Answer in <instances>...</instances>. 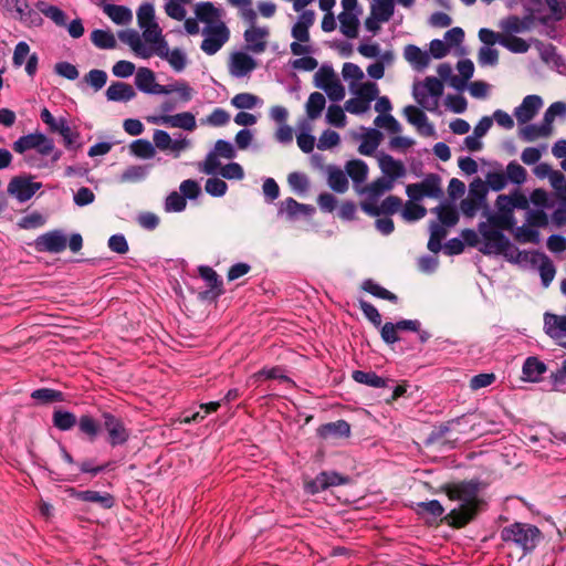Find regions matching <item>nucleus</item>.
<instances>
[{
    "label": "nucleus",
    "mask_w": 566,
    "mask_h": 566,
    "mask_svg": "<svg viewBox=\"0 0 566 566\" xmlns=\"http://www.w3.org/2000/svg\"><path fill=\"white\" fill-rule=\"evenodd\" d=\"M489 189L495 190V172L488 174L486 182L480 178L474 179L470 184L468 197L460 203L464 217L473 218L481 210L486 219L479 223L478 231L464 229L461 232L469 247L476 248L484 254L495 253V211L486 202Z\"/></svg>",
    "instance_id": "f257e3e1"
},
{
    "label": "nucleus",
    "mask_w": 566,
    "mask_h": 566,
    "mask_svg": "<svg viewBox=\"0 0 566 566\" xmlns=\"http://www.w3.org/2000/svg\"><path fill=\"white\" fill-rule=\"evenodd\" d=\"M193 13V18L185 21V31L190 35L201 33V51L207 55H214L229 41L231 34L223 21V11L212 2L202 1L196 3Z\"/></svg>",
    "instance_id": "f03ea898"
},
{
    "label": "nucleus",
    "mask_w": 566,
    "mask_h": 566,
    "mask_svg": "<svg viewBox=\"0 0 566 566\" xmlns=\"http://www.w3.org/2000/svg\"><path fill=\"white\" fill-rule=\"evenodd\" d=\"M480 486L481 484L476 481L454 483L448 486L449 499L459 502V506L452 509L446 517L450 525L462 527L473 518L482 503Z\"/></svg>",
    "instance_id": "7ed1b4c3"
},
{
    "label": "nucleus",
    "mask_w": 566,
    "mask_h": 566,
    "mask_svg": "<svg viewBox=\"0 0 566 566\" xmlns=\"http://www.w3.org/2000/svg\"><path fill=\"white\" fill-rule=\"evenodd\" d=\"M443 94V84L433 76H428L423 82L413 85L412 95L416 102L428 112H436Z\"/></svg>",
    "instance_id": "20e7f679"
},
{
    "label": "nucleus",
    "mask_w": 566,
    "mask_h": 566,
    "mask_svg": "<svg viewBox=\"0 0 566 566\" xmlns=\"http://www.w3.org/2000/svg\"><path fill=\"white\" fill-rule=\"evenodd\" d=\"M501 537L504 542H513L522 547L524 552H531L541 538V531L531 524L514 523L503 528Z\"/></svg>",
    "instance_id": "39448f33"
},
{
    "label": "nucleus",
    "mask_w": 566,
    "mask_h": 566,
    "mask_svg": "<svg viewBox=\"0 0 566 566\" xmlns=\"http://www.w3.org/2000/svg\"><path fill=\"white\" fill-rule=\"evenodd\" d=\"M406 193L413 201H419L424 197L440 198L443 195L441 179L438 175L430 174L422 181L408 185Z\"/></svg>",
    "instance_id": "423d86ee"
},
{
    "label": "nucleus",
    "mask_w": 566,
    "mask_h": 566,
    "mask_svg": "<svg viewBox=\"0 0 566 566\" xmlns=\"http://www.w3.org/2000/svg\"><path fill=\"white\" fill-rule=\"evenodd\" d=\"M12 147L18 154L35 149L40 155L48 156L54 150V142L42 133H33L18 138Z\"/></svg>",
    "instance_id": "0eeeda50"
},
{
    "label": "nucleus",
    "mask_w": 566,
    "mask_h": 566,
    "mask_svg": "<svg viewBox=\"0 0 566 566\" xmlns=\"http://www.w3.org/2000/svg\"><path fill=\"white\" fill-rule=\"evenodd\" d=\"M42 187L41 182L32 181L31 176L13 177L8 184V193L14 197L19 202L30 200L34 193Z\"/></svg>",
    "instance_id": "6e6552de"
},
{
    "label": "nucleus",
    "mask_w": 566,
    "mask_h": 566,
    "mask_svg": "<svg viewBox=\"0 0 566 566\" xmlns=\"http://www.w3.org/2000/svg\"><path fill=\"white\" fill-rule=\"evenodd\" d=\"M103 428L107 432V441L112 447L122 446L127 442L129 431L124 422L109 412L103 413Z\"/></svg>",
    "instance_id": "1a4fd4ad"
},
{
    "label": "nucleus",
    "mask_w": 566,
    "mask_h": 566,
    "mask_svg": "<svg viewBox=\"0 0 566 566\" xmlns=\"http://www.w3.org/2000/svg\"><path fill=\"white\" fill-rule=\"evenodd\" d=\"M349 481L348 476H344L335 471H323L305 484V490L311 494H316L332 486L347 484Z\"/></svg>",
    "instance_id": "9d476101"
},
{
    "label": "nucleus",
    "mask_w": 566,
    "mask_h": 566,
    "mask_svg": "<svg viewBox=\"0 0 566 566\" xmlns=\"http://www.w3.org/2000/svg\"><path fill=\"white\" fill-rule=\"evenodd\" d=\"M67 239L63 231L52 230L39 235L34 241L38 252L60 253L65 250Z\"/></svg>",
    "instance_id": "9b49d317"
},
{
    "label": "nucleus",
    "mask_w": 566,
    "mask_h": 566,
    "mask_svg": "<svg viewBox=\"0 0 566 566\" xmlns=\"http://www.w3.org/2000/svg\"><path fill=\"white\" fill-rule=\"evenodd\" d=\"M269 35L270 30L268 27H260L256 22L248 24V29L243 33L247 51L255 54L264 52Z\"/></svg>",
    "instance_id": "f8f14e48"
},
{
    "label": "nucleus",
    "mask_w": 566,
    "mask_h": 566,
    "mask_svg": "<svg viewBox=\"0 0 566 566\" xmlns=\"http://www.w3.org/2000/svg\"><path fill=\"white\" fill-rule=\"evenodd\" d=\"M291 34L295 41L290 44V49L293 55H306L315 52L311 44L310 29L294 23L291 30Z\"/></svg>",
    "instance_id": "ddd939ff"
},
{
    "label": "nucleus",
    "mask_w": 566,
    "mask_h": 566,
    "mask_svg": "<svg viewBox=\"0 0 566 566\" xmlns=\"http://www.w3.org/2000/svg\"><path fill=\"white\" fill-rule=\"evenodd\" d=\"M256 67V61L247 52L238 51L230 55L229 72L237 78L248 76Z\"/></svg>",
    "instance_id": "4468645a"
},
{
    "label": "nucleus",
    "mask_w": 566,
    "mask_h": 566,
    "mask_svg": "<svg viewBox=\"0 0 566 566\" xmlns=\"http://www.w3.org/2000/svg\"><path fill=\"white\" fill-rule=\"evenodd\" d=\"M402 201L396 196H389L380 205L373 201H363L360 208L364 212L371 217L384 214H394L400 210Z\"/></svg>",
    "instance_id": "2eb2a0df"
},
{
    "label": "nucleus",
    "mask_w": 566,
    "mask_h": 566,
    "mask_svg": "<svg viewBox=\"0 0 566 566\" xmlns=\"http://www.w3.org/2000/svg\"><path fill=\"white\" fill-rule=\"evenodd\" d=\"M403 114L407 120L413 125L417 132L426 137H432L436 135L433 125L429 122L427 115L413 105H408L403 108Z\"/></svg>",
    "instance_id": "dca6fc26"
},
{
    "label": "nucleus",
    "mask_w": 566,
    "mask_h": 566,
    "mask_svg": "<svg viewBox=\"0 0 566 566\" xmlns=\"http://www.w3.org/2000/svg\"><path fill=\"white\" fill-rule=\"evenodd\" d=\"M315 212V208L311 205L300 203L293 198H286L281 201L279 207V216H285L286 219L294 221L301 217H311Z\"/></svg>",
    "instance_id": "f3484780"
},
{
    "label": "nucleus",
    "mask_w": 566,
    "mask_h": 566,
    "mask_svg": "<svg viewBox=\"0 0 566 566\" xmlns=\"http://www.w3.org/2000/svg\"><path fill=\"white\" fill-rule=\"evenodd\" d=\"M136 87L146 94L161 95L164 85L156 82L155 73L148 67H139L135 75Z\"/></svg>",
    "instance_id": "a211bd4d"
},
{
    "label": "nucleus",
    "mask_w": 566,
    "mask_h": 566,
    "mask_svg": "<svg viewBox=\"0 0 566 566\" xmlns=\"http://www.w3.org/2000/svg\"><path fill=\"white\" fill-rule=\"evenodd\" d=\"M118 38L122 42L127 44L132 51L142 59H149L153 56V52L149 51V46L143 41L142 34L134 29H128L118 32Z\"/></svg>",
    "instance_id": "6ab92c4d"
},
{
    "label": "nucleus",
    "mask_w": 566,
    "mask_h": 566,
    "mask_svg": "<svg viewBox=\"0 0 566 566\" xmlns=\"http://www.w3.org/2000/svg\"><path fill=\"white\" fill-rule=\"evenodd\" d=\"M543 106V101L538 95H527L522 104L514 111V116L520 124L528 123Z\"/></svg>",
    "instance_id": "aec40b11"
},
{
    "label": "nucleus",
    "mask_w": 566,
    "mask_h": 566,
    "mask_svg": "<svg viewBox=\"0 0 566 566\" xmlns=\"http://www.w3.org/2000/svg\"><path fill=\"white\" fill-rule=\"evenodd\" d=\"M379 168L387 179H391L392 182L402 177L406 174L405 166L400 160L395 159L392 156L379 153L377 155Z\"/></svg>",
    "instance_id": "412c9836"
},
{
    "label": "nucleus",
    "mask_w": 566,
    "mask_h": 566,
    "mask_svg": "<svg viewBox=\"0 0 566 566\" xmlns=\"http://www.w3.org/2000/svg\"><path fill=\"white\" fill-rule=\"evenodd\" d=\"M140 30L143 31L142 39L149 46L153 55H156L168 43L158 22L144 27Z\"/></svg>",
    "instance_id": "4be33fe9"
},
{
    "label": "nucleus",
    "mask_w": 566,
    "mask_h": 566,
    "mask_svg": "<svg viewBox=\"0 0 566 566\" xmlns=\"http://www.w3.org/2000/svg\"><path fill=\"white\" fill-rule=\"evenodd\" d=\"M156 55L166 61L177 73H181L188 64L186 52L179 48L170 50L168 43Z\"/></svg>",
    "instance_id": "5701e85b"
},
{
    "label": "nucleus",
    "mask_w": 566,
    "mask_h": 566,
    "mask_svg": "<svg viewBox=\"0 0 566 566\" xmlns=\"http://www.w3.org/2000/svg\"><path fill=\"white\" fill-rule=\"evenodd\" d=\"M70 495L90 503H96L103 509H111L114 505V497L109 493H101L97 491L86 490V491H77L75 489L69 490Z\"/></svg>",
    "instance_id": "b1692460"
},
{
    "label": "nucleus",
    "mask_w": 566,
    "mask_h": 566,
    "mask_svg": "<svg viewBox=\"0 0 566 566\" xmlns=\"http://www.w3.org/2000/svg\"><path fill=\"white\" fill-rule=\"evenodd\" d=\"M103 8L104 13L118 25H127L133 20L132 10L125 6L103 3L101 0H93Z\"/></svg>",
    "instance_id": "393cba45"
},
{
    "label": "nucleus",
    "mask_w": 566,
    "mask_h": 566,
    "mask_svg": "<svg viewBox=\"0 0 566 566\" xmlns=\"http://www.w3.org/2000/svg\"><path fill=\"white\" fill-rule=\"evenodd\" d=\"M0 3L9 11H14L19 18L27 21L30 18V23L39 25L42 22V18L29 9L27 0H0Z\"/></svg>",
    "instance_id": "a878e982"
},
{
    "label": "nucleus",
    "mask_w": 566,
    "mask_h": 566,
    "mask_svg": "<svg viewBox=\"0 0 566 566\" xmlns=\"http://www.w3.org/2000/svg\"><path fill=\"white\" fill-rule=\"evenodd\" d=\"M392 188L394 182L391 179L380 177L363 188L360 192L366 195V199L364 201L377 202L379 197L385 192L390 191Z\"/></svg>",
    "instance_id": "bb28decb"
},
{
    "label": "nucleus",
    "mask_w": 566,
    "mask_h": 566,
    "mask_svg": "<svg viewBox=\"0 0 566 566\" xmlns=\"http://www.w3.org/2000/svg\"><path fill=\"white\" fill-rule=\"evenodd\" d=\"M544 329L553 338L566 336V315L546 313L544 315Z\"/></svg>",
    "instance_id": "cd10ccee"
},
{
    "label": "nucleus",
    "mask_w": 566,
    "mask_h": 566,
    "mask_svg": "<svg viewBox=\"0 0 566 566\" xmlns=\"http://www.w3.org/2000/svg\"><path fill=\"white\" fill-rule=\"evenodd\" d=\"M105 95L111 102H128L136 96V92L127 83L114 82L107 87Z\"/></svg>",
    "instance_id": "c85d7f7f"
},
{
    "label": "nucleus",
    "mask_w": 566,
    "mask_h": 566,
    "mask_svg": "<svg viewBox=\"0 0 566 566\" xmlns=\"http://www.w3.org/2000/svg\"><path fill=\"white\" fill-rule=\"evenodd\" d=\"M359 13L360 11H343L338 15L339 29L345 36L355 39L358 35Z\"/></svg>",
    "instance_id": "c756f323"
},
{
    "label": "nucleus",
    "mask_w": 566,
    "mask_h": 566,
    "mask_svg": "<svg viewBox=\"0 0 566 566\" xmlns=\"http://www.w3.org/2000/svg\"><path fill=\"white\" fill-rule=\"evenodd\" d=\"M349 433L350 426L345 420L328 422L317 429V434L323 439L348 437Z\"/></svg>",
    "instance_id": "7c9ffc66"
},
{
    "label": "nucleus",
    "mask_w": 566,
    "mask_h": 566,
    "mask_svg": "<svg viewBox=\"0 0 566 566\" xmlns=\"http://www.w3.org/2000/svg\"><path fill=\"white\" fill-rule=\"evenodd\" d=\"M506 179L515 184H522L526 179V170L520 164L513 161L509 164L506 174L497 171V190H501L506 185Z\"/></svg>",
    "instance_id": "2f4dec72"
},
{
    "label": "nucleus",
    "mask_w": 566,
    "mask_h": 566,
    "mask_svg": "<svg viewBox=\"0 0 566 566\" xmlns=\"http://www.w3.org/2000/svg\"><path fill=\"white\" fill-rule=\"evenodd\" d=\"M403 55L418 71L424 70L430 63V54L413 44H409L405 48Z\"/></svg>",
    "instance_id": "473e14b6"
},
{
    "label": "nucleus",
    "mask_w": 566,
    "mask_h": 566,
    "mask_svg": "<svg viewBox=\"0 0 566 566\" xmlns=\"http://www.w3.org/2000/svg\"><path fill=\"white\" fill-rule=\"evenodd\" d=\"M553 132V126L547 125L544 120L537 124H530L520 130V137L524 142H534L542 137H548Z\"/></svg>",
    "instance_id": "72a5a7b5"
},
{
    "label": "nucleus",
    "mask_w": 566,
    "mask_h": 566,
    "mask_svg": "<svg viewBox=\"0 0 566 566\" xmlns=\"http://www.w3.org/2000/svg\"><path fill=\"white\" fill-rule=\"evenodd\" d=\"M227 2L238 10V15L247 24L256 22L258 13L253 8V0H227Z\"/></svg>",
    "instance_id": "f704fd0d"
},
{
    "label": "nucleus",
    "mask_w": 566,
    "mask_h": 566,
    "mask_svg": "<svg viewBox=\"0 0 566 566\" xmlns=\"http://www.w3.org/2000/svg\"><path fill=\"white\" fill-rule=\"evenodd\" d=\"M167 126L172 128H181L192 132L197 127L196 117L190 112H182L175 115H168Z\"/></svg>",
    "instance_id": "c9c22d12"
},
{
    "label": "nucleus",
    "mask_w": 566,
    "mask_h": 566,
    "mask_svg": "<svg viewBox=\"0 0 566 566\" xmlns=\"http://www.w3.org/2000/svg\"><path fill=\"white\" fill-rule=\"evenodd\" d=\"M191 0H164V10L165 13L176 20V21H186L188 18L186 6L190 3Z\"/></svg>",
    "instance_id": "e433bc0d"
},
{
    "label": "nucleus",
    "mask_w": 566,
    "mask_h": 566,
    "mask_svg": "<svg viewBox=\"0 0 566 566\" xmlns=\"http://www.w3.org/2000/svg\"><path fill=\"white\" fill-rule=\"evenodd\" d=\"M328 186L338 193H344L348 189L347 174L337 167H329L327 170Z\"/></svg>",
    "instance_id": "4c0bfd02"
},
{
    "label": "nucleus",
    "mask_w": 566,
    "mask_h": 566,
    "mask_svg": "<svg viewBox=\"0 0 566 566\" xmlns=\"http://www.w3.org/2000/svg\"><path fill=\"white\" fill-rule=\"evenodd\" d=\"M326 105L325 96L319 92L311 93L305 104V111L308 119L318 118Z\"/></svg>",
    "instance_id": "58836bf2"
},
{
    "label": "nucleus",
    "mask_w": 566,
    "mask_h": 566,
    "mask_svg": "<svg viewBox=\"0 0 566 566\" xmlns=\"http://www.w3.org/2000/svg\"><path fill=\"white\" fill-rule=\"evenodd\" d=\"M381 133L376 128H369L363 136L359 145V153L361 155L370 156L375 153L380 144Z\"/></svg>",
    "instance_id": "ea45409f"
},
{
    "label": "nucleus",
    "mask_w": 566,
    "mask_h": 566,
    "mask_svg": "<svg viewBox=\"0 0 566 566\" xmlns=\"http://www.w3.org/2000/svg\"><path fill=\"white\" fill-rule=\"evenodd\" d=\"M447 227L438 221H433L430 223L429 230H430V238L428 241V249L432 253H438L442 245V240L447 237Z\"/></svg>",
    "instance_id": "a19ab883"
},
{
    "label": "nucleus",
    "mask_w": 566,
    "mask_h": 566,
    "mask_svg": "<svg viewBox=\"0 0 566 566\" xmlns=\"http://www.w3.org/2000/svg\"><path fill=\"white\" fill-rule=\"evenodd\" d=\"M432 212L438 216V222L446 227H454L459 221V213L457 209L450 205L441 203L432 209Z\"/></svg>",
    "instance_id": "79ce46f5"
},
{
    "label": "nucleus",
    "mask_w": 566,
    "mask_h": 566,
    "mask_svg": "<svg viewBox=\"0 0 566 566\" xmlns=\"http://www.w3.org/2000/svg\"><path fill=\"white\" fill-rule=\"evenodd\" d=\"M353 379L358 382L373 388H382L387 386V379L378 376L374 371H363V370H355L353 373Z\"/></svg>",
    "instance_id": "37998d69"
},
{
    "label": "nucleus",
    "mask_w": 566,
    "mask_h": 566,
    "mask_svg": "<svg viewBox=\"0 0 566 566\" xmlns=\"http://www.w3.org/2000/svg\"><path fill=\"white\" fill-rule=\"evenodd\" d=\"M164 91L161 95L177 93L185 103L189 102L195 94L193 88L186 81H176L175 83L164 85Z\"/></svg>",
    "instance_id": "c03bdc74"
},
{
    "label": "nucleus",
    "mask_w": 566,
    "mask_h": 566,
    "mask_svg": "<svg viewBox=\"0 0 566 566\" xmlns=\"http://www.w3.org/2000/svg\"><path fill=\"white\" fill-rule=\"evenodd\" d=\"M349 90L355 95L367 101L368 104L376 99L379 94L378 86L374 82L359 83L355 87L354 83H349Z\"/></svg>",
    "instance_id": "a18cd8bd"
},
{
    "label": "nucleus",
    "mask_w": 566,
    "mask_h": 566,
    "mask_svg": "<svg viewBox=\"0 0 566 566\" xmlns=\"http://www.w3.org/2000/svg\"><path fill=\"white\" fill-rule=\"evenodd\" d=\"M395 4L394 0H374L371 4V14L378 21H389L394 14Z\"/></svg>",
    "instance_id": "49530a36"
},
{
    "label": "nucleus",
    "mask_w": 566,
    "mask_h": 566,
    "mask_svg": "<svg viewBox=\"0 0 566 566\" xmlns=\"http://www.w3.org/2000/svg\"><path fill=\"white\" fill-rule=\"evenodd\" d=\"M497 43L515 53H524L530 49L525 40L512 34L497 33Z\"/></svg>",
    "instance_id": "de8ad7c7"
},
{
    "label": "nucleus",
    "mask_w": 566,
    "mask_h": 566,
    "mask_svg": "<svg viewBox=\"0 0 566 566\" xmlns=\"http://www.w3.org/2000/svg\"><path fill=\"white\" fill-rule=\"evenodd\" d=\"M130 153L142 159H150L156 155L154 144L148 139H136L129 145Z\"/></svg>",
    "instance_id": "09e8293b"
},
{
    "label": "nucleus",
    "mask_w": 566,
    "mask_h": 566,
    "mask_svg": "<svg viewBox=\"0 0 566 566\" xmlns=\"http://www.w3.org/2000/svg\"><path fill=\"white\" fill-rule=\"evenodd\" d=\"M346 174L352 178L354 184H361L368 175V166L359 159L350 160L346 165Z\"/></svg>",
    "instance_id": "8fccbe9b"
},
{
    "label": "nucleus",
    "mask_w": 566,
    "mask_h": 566,
    "mask_svg": "<svg viewBox=\"0 0 566 566\" xmlns=\"http://www.w3.org/2000/svg\"><path fill=\"white\" fill-rule=\"evenodd\" d=\"M546 366L535 357L526 359L523 366V374L530 381H537L543 373H545Z\"/></svg>",
    "instance_id": "3c124183"
},
{
    "label": "nucleus",
    "mask_w": 566,
    "mask_h": 566,
    "mask_svg": "<svg viewBox=\"0 0 566 566\" xmlns=\"http://www.w3.org/2000/svg\"><path fill=\"white\" fill-rule=\"evenodd\" d=\"M91 40L98 49L109 50L116 46V39L111 31L94 30L91 33Z\"/></svg>",
    "instance_id": "603ef678"
},
{
    "label": "nucleus",
    "mask_w": 566,
    "mask_h": 566,
    "mask_svg": "<svg viewBox=\"0 0 566 566\" xmlns=\"http://www.w3.org/2000/svg\"><path fill=\"white\" fill-rule=\"evenodd\" d=\"M148 175V166L132 165L128 166L120 175L122 182H138L144 180Z\"/></svg>",
    "instance_id": "864d4df0"
},
{
    "label": "nucleus",
    "mask_w": 566,
    "mask_h": 566,
    "mask_svg": "<svg viewBox=\"0 0 566 566\" xmlns=\"http://www.w3.org/2000/svg\"><path fill=\"white\" fill-rule=\"evenodd\" d=\"M426 214L427 209L421 205L415 203L413 200L408 201L401 209V217L408 222L418 221L424 218Z\"/></svg>",
    "instance_id": "5fc2aeb1"
},
{
    "label": "nucleus",
    "mask_w": 566,
    "mask_h": 566,
    "mask_svg": "<svg viewBox=\"0 0 566 566\" xmlns=\"http://www.w3.org/2000/svg\"><path fill=\"white\" fill-rule=\"evenodd\" d=\"M56 133H59L62 136L64 146L67 149L80 148V146H81V144H78L80 134H78V132L73 130L69 126L67 120L65 123H60L59 130Z\"/></svg>",
    "instance_id": "6e6d98bb"
},
{
    "label": "nucleus",
    "mask_w": 566,
    "mask_h": 566,
    "mask_svg": "<svg viewBox=\"0 0 566 566\" xmlns=\"http://www.w3.org/2000/svg\"><path fill=\"white\" fill-rule=\"evenodd\" d=\"M136 15L137 23L140 29L157 22L154 4L149 2L142 3L137 9Z\"/></svg>",
    "instance_id": "4d7b16f0"
},
{
    "label": "nucleus",
    "mask_w": 566,
    "mask_h": 566,
    "mask_svg": "<svg viewBox=\"0 0 566 566\" xmlns=\"http://www.w3.org/2000/svg\"><path fill=\"white\" fill-rule=\"evenodd\" d=\"M363 289L374 295L375 297L388 300L390 302H397V296L390 291L386 290L381 285L377 284L373 280H366L363 283Z\"/></svg>",
    "instance_id": "13d9d810"
},
{
    "label": "nucleus",
    "mask_w": 566,
    "mask_h": 566,
    "mask_svg": "<svg viewBox=\"0 0 566 566\" xmlns=\"http://www.w3.org/2000/svg\"><path fill=\"white\" fill-rule=\"evenodd\" d=\"M53 424L62 431L72 429L76 424V417L72 412L56 410L53 413Z\"/></svg>",
    "instance_id": "bf43d9fd"
},
{
    "label": "nucleus",
    "mask_w": 566,
    "mask_h": 566,
    "mask_svg": "<svg viewBox=\"0 0 566 566\" xmlns=\"http://www.w3.org/2000/svg\"><path fill=\"white\" fill-rule=\"evenodd\" d=\"M344 111L339 105H329L326 113V122L337 128L345 127L347 118Z\"/></svg>",
    "instance_id": "052dcab7"
},
{
    "label": "nucleus",
    "mask_w": 566,
    "mask_h": 566,
    "mask_svg": "<svg viewBox=\"0 0 566 566\" xmlns=\"http://www.w3.org/2000/svg\"><path fill=\"white\" fill-rule=\"evenodd\" d=\"M78 429L86 434L91 441L95 440L99 432L98 422L88 415H84L78 420Z\"/></svg>",
    "instance_id": "680f3d73"
},
{
    "label": "nucleus",
    "mask_w": 566,
    "mask_h": 566,
    "mask_svg": "<svg viewBox=\"0 0 566 566\" xmlns=\"http://www.w3.org/2000/svg\"><path fill=\"white\" fill-rule=\"evenodd\" d=\"M336 78L337 77L333 69L323 65L314 75V84L316 87L324 91Z\"/></svg>",
    "instance_id": "e2e57ef3"
},
{
    "label": "nucleus",
    "mask_w": 566,
    "mask_h": 566,
    "mask_svg": "<svg viewBox=\"0 0 566 566\" xmlns=\"http://www.w3.org/2000/svg\"><path fill=\"white\" fill-rule=\"evenodd\" d=\"M259 103V97L251 93H239L231 99L232 106L238 109H251Z\"/></svg>",
    "instance_id": "0e129e2a"
},
{
    "label": "nucleus",
    "mask_w": 566,
    "mask_h": 566,
    "mask_svg": "<svg viewBox=\"0 0 566 566\" xmlns=\"http://www.w3.org/2000/svg\"><path fill=\"white\" fill-rule=\"evenodd\" d=\"M31 397L42 403H49L52 401H62L63 394L61 391L50 389V388H40L33 390Z\"/></svg>",
    "instance_id": "69168bd1"
},
{
    "label": "nucleus",
    "mask_w": 566,
    "mask_h": 566,
    "mask_svg": "<svg viewBox=\"0 0 566 566\" xmlns=\"http://www.w3.org/2000/svg\"><path fill=\"white\" fill-rule=\"evenodd\" d=\"M342 75L345 81H349V83H354V87L359 84V82L364 78V72L361 69L354 63L347 62L343 65Z\"/></svg>",
    "instance_id": "338daca9"
},
{
    "label": "nucleus",
    "mask_w": 566,
    "mask_h": 566,
    "mask_svg": "<svg viewBox=\"0 0 566 566\" xmlns=\"http://www.w3.org/2000/svg\"><path fill=\"white\" fill-rule=\"evenodd\" d=\"M551 186L555 190L557 198L566 202V178L560 171H556L552 175Z\"/></svg>",
    "instance_id": "774afa93"
}]
</instances>
